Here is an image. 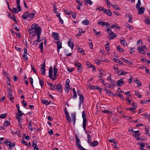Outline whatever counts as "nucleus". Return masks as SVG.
Segmentation results:
<instances>
[{"instance_id": "50", "label": "nucleus", "mask_w": 150, "mask_h": 150, "mask_svg": "<svg viewBox=\"0 0 150 150\" xmlns=\"http://www.w3.org/2000/svg\"><path fill=\"white\" fill-rule=\"evenodd\" d=\"M37 141L36 140H34L33 142L32 146L33 147H35L37 146Z\"/></svg>"}, {"instance_id": "3", "label": "nucleus", "mask_w": 150, "mask_h": 150, "mask_svg": "<svg viewBox=\"0 0 150 150\" xmlns=\"http://www.w3.org/2000/svg\"><path fill=\"white\" fill-rule=\"evenodd\" d=\"M75 65L77 67V70L78 72L79 73L81 72L83 68V66L82 64L80 63H75Z\"/></svg>"}, {"instance_id": "52", "label": "nucleus", "mask_w": 150, "mask_h": 150, "mask_svg": "<svg viewBox=\"0 0 150 150\" xmlns=\"http://www.w3.org/2000/svg\"><path fill=\"white\" fill-rule=\"evenodd\" d=\"M17 120L18 121V122L19 123L21 122H22V119L21 117H18L17 116L16 117Z\"/></svg>"}, {"instance_id": "32", "label": "nucleus", "mask_w": 150, "mask_h": 150, "mask_svg": "<svg viewBox=\"0 0 150 150\" xmlns=\"http://www.w3.org/2000/svg\"><path fill=\"white\" fill-rule=\"evenodd\" d=\"M121 59L123 60V61L125 63H127L128 64H131V63L128 61V60L126 59H125L122 58Z\"/></svg>"}, {"instance_id": "4", "label": "nucleus", "mask_w": 150, "mask_h": 150, "mask_svg": "<svg viewBox=\"0 0 150 150\" xmlns=\"http://www.w3.org/2000/svg\"><path fill=\"white\" fill-rule=\"evenodd\" d=\"M141 5V2L140 0H138V2L136 6V8L137 9V11H139L138 14H141V8H140Z\"/></svg>"}, {"instance_id": "63", "label": "nucleus", "mask_w": 150, "mask_h": 150, "mask_svg": "<svg viewBox=\"0 0 150 150\" xmlns=\"http://www.w3.org/2000/svg\"><path fill=\"white\" fill-rule=\"evenodd\" d=\"M74 68H68L67 70L70 72H71L74 71Z\"/></svg>"}, {"instance_id": "60", "label": "nucleus", "mask_w": 150, "mask_h": 150, "mask_svg": "<svg viewBox=\"0 0 150 150\" xmlns=\"http://www.w3.org/2000/svg\"><path fill=\"white\" fill-rule=\"evenodd\" d=\"M105 47L106 50L108 51H109L110 50V48L109 47V44H107L105 45Z\"/></svg>"}, {"instance_id": "42", "label": "nucleus", "mask_w": 150, "mask_h": 150, "mask_svg": "<svg viewBox=\"0 0 150 150\" xmlns=\"http://www.w3.org/2000/svg\"><path fill=\"white\" fill-rule=\"evenodd\" d=\"M13 13H18L19 11H18V10L16 8H13L12 10V11H11Z\"/></svg>"}, {"instance_id": "21", "label": "nucleus", "mask_w": 150, "mask_h": 150, "mask_svg": "<svg viewBox=\"0 0 150 150\" xmlns=\"http://www.w3.org/2000/svg\"><path fill=\"white\" fill-rule=\"evenodd\" d=\"M140 41L141 40H138L137 41V46H138L137 49L139 53H140L141 52V47L140 46V45H139V44Z\"/></svg>"}, {"instance_id": "2", "label": "nucleus", "mask_w": 150, "mask_h": 150, "mask_svg": "<svg viewBox=\"0 0 150 150\" xmlns=\"http://www.w3.org/2000/svg\"><path fill=\"white\" fill-rule=\"evenodd\" d=\"M82 117L83 118V125L85 131H86V127L87 124V120L84 111L82 112Z\"/></svg>"}, {"instance_id": "46", "label": "nucleus", "mask_w": 150, "mask_h": 150, "mask_svg": "<svg viewBox=\"0 0 150 150\" xmlns=\"http://www.w3.org/2000/svg\"><path fill=\"white\" fill-rule=\"evenodd\" d=\"M103 90L105 91L106 93H108L109 95H111V94H113L110 91H109L108 90H107L106 88H104V89Z\"/></svg>"}, {"instance_id": "31", "label": "nucleus", "mask_w": 150, "mask_h": 150, "mask_svg": "<svg viewBox=\"0 0 150 150\" xmlns=\"http://www.w3.org/2000/svg\"><path fill=\"white\" fill-rule=\"evenodd\" d=\"M106 30L107 31L109 35L111 34H114L113 32H112L111 30H110L109 28H108Z\"/></svg>"}, {"instance_id": "57", "label": "nucleus", "mask_w": 150, "mask_h": 150, "mask_svg": "<svg viewBox=\"0 0 150 150\" xmlns=\"http://www.w3.org/2000/svg\"><path fill=\"white\" fill-rule=\"evenodd\" d=\"M143 62H144L146 63H149L150 62V61L149 60H147L146 59H143L141 60Z\"/></svg>"}, {"instance_id": "30", "label": "nucleus", "mask_w": 150, "mask_h": 150, "mask_svg": "<svg viewBox=\"0 0 150 150\" xmlns=\"http://www.w3.org/2000/svg\"><path fill=\"white\" fill-rule=\"evenodd\" d=\"M84 99V97L83 95H81V96H79V99L80 100V103H83V100Z\"/></svg>"}, {"instance_id": "17", "label": "nucleus", "mask_w": 150, "mask_h": 150, "mask_svg": "<svg viewBox=\"0 0 150 150\" xmlns=\"http://www.w3.org/2000/svg\"><path fill=\"white\" fill-rule=\"evenodd\" d=\"M20 0H16V1L17 8L18 9L19 11H21V7L20 6Z\"/></svg>"}, {"instance_id": "25", "label": "nucleus", "mask_w": 150, "mask_h": 150, "mask_svg": "<svg viewBox=\"0 0 150 150\" xmlns=\"http://www.w3.org/2000/svg\"><path fill=\"white\" fill-rule=\"evenodd\" d=\"M99 21H101V20L100 19ZM98 25H101L102 26H104L105 25V23L103 21H98Z\"/></svg>"}, {"instance_id": "15", "label": "nucleus", "mask_w": 150, "mask_h": 150, "mask_svg": "<svg viewBox=\"0 0 150 150\" xmlns=\"http://www.w3.org/2000/svg\"><path fill=\"white\" fill-rule=\"evenodd\" d=\"M47 84L50 86V88L51 90H54V89L56 90V88H57V87H56V86L48 82H47Z\"/></svg>"}, {"instance_id": "43", "label": "nucleus", "mask_w": 150, "mask_h": 150, "mask_svg": "<svg viewBox=\"0 0 150 150\" xmlns=\"http://www.w3.org/2000/svg\"><path fill=\"white\" fill-rule=\"evenodd\" d=\"M139 130H137L134 131V133L135 134L134 135V136H135V137H138V136L139 135Z\"/></svg>"}, {"instance_id": "5", "label": "nucleus", "mask_w": 150, "mask_h": 150, "mask_svg": "<svg viewBox=\"0 0 150 150\" xmlns=\"http://www.w3.org/2000/svg\"><path fill=\"white\" fill-rule=\"evenodd\" d=\"M45 61L44 63L43 64L41 67V74L42 75H45Z\"/></svg>"}, {"instance_id": "19", "label": "nucleus", "mask_w": 150, "mask_h": 150, "mask_svg": "<svg viewBox=\"0 0 150 150\" xmlns=\"http://www.w3.org/2000/svg\"><path fill=\"white\" fill-rule=\"evenodd\" d=\"M98 144V142L97 141H95L93 142H91L90 144V145L92 146H94Z\"/></svg>"}, {"instance_id": "54", "label": "nucleus", "mask_w": 150, "mask_h": 150, "mask_svg": "<svg viewBox=\"0 0 150 150\" xmlns=\"http://www.w3.org/2000/svg\"><path fill=\"white\" fill-rule=\"evenodd\" d=\"M125 25L127 28H129L130 30H132L133 29L132 27L128 23H127V24H126Z\"/></svg>"}, {"instance_id": "10", "label": "nucleus", "mask_w": 150, "mask_h": 150, "mask_svg": "<svg viewBox=\"0 0 150 150\" xmlns=\"http://www.w3.org/2000/svg\"><path fill=\"white\" fill-rule=\"evenodd\" d=\"M141 69H142L143 71H145L146 74H150V71H149V68L147 67L143 66L142 67H141Z\"/></svg>"}, {"instance_id": "34", "label": "nucleus", "mask_w": 150, "mask_h": 150, "mask_svg": "<svg viewBox=\"0 0 150 150\" xmlns=\"http://www.w3.org/2000/svg\"><path fill=\"white\" fill-rule=\"evenodd\" d=\"M53 70H54V76H55V74L56 75L57 73V72L58 69L55 67V66H54V67Z\"/></svg>"}, {"instance_id": "6", "label": "nucleus", "mask_w": 150, "mask_h": 150, "mask_svg": "<svg viewBox=\"0 0 150 150\" xmlns=\"http://www.w3.org/2000/svg\"><path fill=\"white\" fill-rule=\"evenodd\" d=\"M57 51L58 52H59V49L62 47V43L60 41H57Z\"/></svg>"}, {"instance_id": "11", "label": "nucleus", "mask_w": 150, "mask_h": 150, "mask_svg": "<svg viewBox=\"0 0 150 150\" xmlns=\"http://www.w3.org/2000/svg\"><path fill=\"white\" fill-rule=\"evenodd\" d=\"M53 38H54V40H59V36L58 33H57L54 32L52 33Z\"/></svg>"}, {"instance_id": "64", "label": "nucleus", "mask_w": 150, "mask_h": 150, "mask_svg": "<svg viewBox=\"0 0 150 150\" xmlns=\"http://www.w3.org/2000/svg\"><path fill=\"white\" fill-rule=\"evenodd\" d=\"M78 147L81 150H87L85 149L81 145H79Z\"/></svg>"}, {"instance_id": "35", "label": "nucleus", "mask_w": 150, "mask_h": 150, "mask_svg": "<svg viewBox=\"0 0 150 150\" xmlns=\"http://www.w3.org/2000/svg\"><path fill=\"white\" fill-rule=\"evenodd\" d=\"M68 46L71 48V49H73L74 47L73 45L71 42L70 41H68Z\"/></svg>"}, {"instance_id": "41", "label": "nucleus", "mask_w": 150, "mask_h": 150, "mask_svg": "<svg viewBox=\"0 0 150 150\" xmlns=\"http://www.w3.org/2000/svg\"><path fill=\"white\" fill-rule=\"evenodd\" d=\"M42 103L43 104H45L46 105H47L49 104V103H48L47 100H42Z\"/></svg>"}, {"instance_id": "53", "label": "nucleus", "mask_w": 150, "mask_h": 150, "mask_svg": "<svg viewBox=\"0 0 150 150\" xmlns=\"http://www.w3.org/2000/svg\"><path fill=\"white\" fill-rule=\"evenodd\" d=\"M64 11L65 14L68 15H69L70 14L72 13V12L71 11H70L69 12L66 9H64Z\"/></svg>"}, {"instance_id": "14", "label": "nucleus", "mask_w": 150, "mask_h": 150, "mask_svg": "<svg viewBox=\"0 0 150 150\" xmlns=\"http://www.w3.org/2000/svg\"><path fill=\"white\" fill-rule=\"evenodd\" d=\"M71 116L72 120L73 123L74 125L75 124L76 121V115L75 113H72Z\"/></svg>"}, {"instance_id": "20", "label": "nucleus", "mask_w": 150, "mask_h": 150, "mask_svg": "<svg viewBox=\"0 0 150 150\" xmlns=\"http://www.w3.org/2000/svg\"><path fill=\"white\" fill-rule=\"evenodd\" d=\"M87 142L88 144H90V143H91V141L92 139V136L91 135H90L89 134H88L87 136Z\"/></svg>"}, {"instance_id": "40", "label": "nucleus", "mask_w": 150, "mask_h": 150, "mask_svg": "<svg viewBox=\"0 0 150 150\" xmlns=\"http://www.w3.org/2000/svg\"><path fill=\"white\" fill-rule=\"evenodd\" d=\"M7 115L6 113H4L0 115V118L2 119H4L5 118Z\"/></svg>"}, {"instance_id": "44", "label": "nucleus", "mask_w": 150, "mask_h": 150, "mask_svg": "<svg viewBox=\"0 0 150 150\" xmlns=\"http://www.w3.org/2000/svg\"><path fill=\"white\" fill-rule=\"evenodd\" d=\"M28 127L29 128V129H30L31 130V131H32L33 130V127L31 124V122H30L28 124Z\"/></svg>"}, {"instance_id": "9", "label": "nucleus", "mask_w": 150, "mask_h": 150, "mask_svg": "<svg viewBox=\"0 0 150 150\" xmlns=\"http://www.w3.org/2000/svg\"><path fill=\"white\" fill-rule=\"evenodd\" d=\"M56 87H57V88H56V90L57 89L59 93L62 92L63 89L61 85L59 84H58L56 86Z\"/></svg>"}, {"instance_id": "28", "label": "nucleus", "mask_w": 150, "mask_h": 150, "mask_svg": "<svg viewBox=\"0 0 150 150\" xmlns=\"http://www.w3.org/2000/svg\"><path fill=\"white\" fill-rule=\"evenodd\" d=\"M144 22L150 25V19L149 18H146Z\"/></svg>"}, {"instance_id": "13", "label": "nucleus", "mask_w": 150, "mask_h": 150, "mask_svg": "<svg viewBox=\"0 0 150 150\" xmlns=\"http://www.w3.org/2000/svg\"><path fill=\"white\" fill-rule=\"evenodd\" d=\"M52 67H50L49 71V76L48 77H50V79H51L52 77Z\"/></svg>"}, {"instance_id": "38", "label": "nucleus", "mask_w": 150, "mask_h": 150, "mask_svg": "<svg viewBox=\"0 0 150 150\" xmlns=\"http://www.w3.org/2000/svg\"><path fill=\"white\" fill-rule=\"evenodd\" d=\"M35 11H34V13H32L30 14H29V17L30 18V19H32L34 18V16L35 14Z\"/></svg>"}, {"instance_id": "22", "label": "nucleus", "mask_w": 150, "mask_h": 150, "mask_svg": "<svg viewBox=\"0 0 150 150\" xmlns=\"http://www.w3.org/2000/svg\"><path fill=\"white\" fill-rule=\"evenodd\" d=\"M69 88L70 85L68 84L65 85V87L64 88V89L66 93H68L69 92Z\"/></svg>"}, {"instance_id": "16", "label": "nucleus", "mask_w": 150, "mask_h": 150, "mask_svg": "<svg viewBox=\"0 0 150 150\" xmlns=\"http://www.w3.org/2000/svg\"><path fill=\"white\" fill-rule=\"evenodd\" d=\"M76 140V144L77 146L80 145V142L79 138L77 135H76L75 136Z\"/></svg>"}, {"instance_id": "1", "label": "nucleus", "mask_w": 150, "mask_h": 150, "mask_svg": "<svg viewBox=\"0 0 150 150\" xmlns=\"http://www.w3.org/2000/svg\"><path fill=\"white\" fill-rule=\"evenodd\" d=\"M38 25L35 23L33 24L31 27V29L29 30V34H32L33 33L37 36L38 39L40 38L41 33L42 29L40 27H38Z\"/></svg>"}, {"instance_id": "45", "label": "nucleus", "mask_w": 150, "mask_h": 150, "mask_svg": "<svg viewBox=\"0 0 150 150\" xmlns=\"http://www.w3.org/2000/svg\"><path fill=\"white\" fill-rule=\"evenodd\" d=\"M127 109L131 111L132 112H135V110H136V108L134 107L127 108Z\"/></svg>"}, {"instance_id": "36", "label": "nucleus", "mask_w": 150, "mask_h": 150, "mask_svg": "<svg viewBox=\"0 0 150 150\" xmlns=\"http://www.w3.org/2000/svg\"><path fill=\"white\" fill-rule=\"evenodd\" d=\"M93 31L94 33L96 35H99V36H101V33L100 32H97L96 30L95 29H93Z\"/></svg>"}, {"instance_id": "33", "label": "nucleus", "mask_w": 150, "mask_h": 150, "mask_svg": "<svg viewBox=\"0 0 150 150\" xmlns=\"http://www.w3.org/2000/svg\"><path fill=\"white\" fill-rule=\"evenodd\" d=\"M73 93H74L73 98H75L77 97V94H76V91H75V89L74 88H73Z\"/></svg>"}, {"instance_id": "29", "label": "nucleus", "mask_w": 150, "mask_h": 150, "mask_svg": "<svg viewBox=\"0 0 150 150\" xmlns=\"http://www.w3.org/2000/svg\"><path fill=\"white\" fill-rule=\"evenodd\" d=\"M9 99L11 101H12L13 99V96L12 95L11 93H9L8 95Z\"/></svg>"}, {"instance_id": "26", "label": "nucleus", "mask_w": 150, "mask_h": 150, "mask_svg": "<svg viewBox=\"0 0 150 150\" xmlns=\"http://www.w3.org/2000/svg\"><path fill=\"white\" fill-rule=\"evenodd\" d=\"M82 23L83 25H88L89 23V22L88 20L86 19L85 20L83 21L82 22Z\"/></svg>"}, {"instance_id": "61", "label": "nucleus", "mask_w": 150, "mask_h": 150, "mask_svg": "<svg viewBox=\"0 0 150 150\" xmlns=\"http://www.w3.org/2000/svg\"><path fill=\"white\" fill-rule=\"evenodd\" d=\"M26 54H24L23 55V57L24 60H27L28 59V57L26 55Z\"/></svg>"}, {"instance_id": "51", "label": "nucleus", "mask_w": 150, "mask_h": 150, "mask_svg": "<svg viewBox=\"0 0 150 150\" xmlns=\"http://www.w3.org/2000/svg\"><path fill=\"white\" fill-rule=\"evenodd\" d=\"M112 7L116 10H119V6L116 5H112Z\"/></svg>"}, {"instance_id": "23", "label": "nucleus", "mask_w": 150, "mask_h": 150, "mask_svg": "<svg viewBox=\"0 0 150 150\" xmlns=\"http://www.w3.org/2000/svg\"><path fill=\"white\" fill-rule=\"evenodd\" d=\"M43 42H42L40 43L39 45V48L40 49L42 52H43Z\"/></svg>"}, {"instance_id": "12", "label": "nucleus", "mask_w": 150, "mask_h": 150, "mask_svg": "<svg viewBox=\"0 0 150 150\" xmlns=\"http://www.w3.org/2000/svg\"><path fill=\"white\" fill-rule=\"evenodd\" d=\"M29 13L28 11H26L23 13L22 17L24 20L26 19L29 16Z\"/></svg>"}, {"instance_id": "58", "label": "nucleus", "mask_w": 150, "mask_h": 150, "mask_svg": "<svg viewBox=\"0 0 150 150\" xmlns=\"http://www.w3.org/2000/svg\"><path fill=\"white\" fill-rule=\"evenodd\" d=\"M31 69L36 74V71L35 70V69L34 67V65H32V64H31Z\"/></svg>"}, {"instance_id": "8", "label": "nucleus", "mask_w": 150, "mask_h": 150, "mask_svg": "<svg viewBox=\"0 0 150 150\" xmlns=\"http://www.w3.org/2000/svg\"><path fill=\"white\" fill-rule=\"evenodd\" d=\"M99 71H100L99 74H100V75L99 76H98V77L99 78L100 81L102 83L104 84V86H105V82H104L103 79L102 78V74L101 71L100 70Z\"/></svg>"}, {"instance_id": "37", "label": "nucleus", "mask_w": 150, "mask_h": 150, "mask_svg": "<svg viewBox=\"0 0 150 150\" xmlns=\"http://www.w3.org/2000/svg\"><path fill=\"white\" fill-rule=\"evenodd\" d=\"M121 43L124 46H126L127 45V43L125 40H120Z\"/></svg>"}, {"instance_id": "48", "label": "nucleus", "mask_w": 150, "mask_h": 150, "mask_svg": "<svg viewBox=\"0 0 150 150\" xmlns=\"http://www.w3.org/2000/svg\"><path fill=\"white\" fill-rule=\"evenodd\" d=\"M64 112H65V116L66 117H67L68 116H69V112H67V108L66 107L65 108V109H64Z\"/></svg>"}, {"instance_id": "55", "label": "nucleus", "mask_w": 150, "mask_h": 150, "mask_svg": "<svg viewBox=\"0 0 150 150\" xmlns=\"http://www.w3.org/2000/svg\"><path fill=\"white\" fill-rule=\"evenodd\" d=\"M135 93L136 96H138L139 98H140L141 95L139 93V92H138L137 91H135Z\"/></svg>"}, {"instance_id": "7", "label": "nucleus", "mask_w": 150, "mask_h": 150, "mask_svg": "<svg viewBox=\"0 0 150 150\" xmlns=\"http://www.w3.org/2000/svg\"><path fill=\"white\" fill-rule=\"evenodd\" d=\"M124 83L122 78L120 79L117 82V84L118 86H121Z\"/></svg>"}, {"instance_id": "59", "label": "nucleus", "mask_w": 150, "mask_h": 150, "mask_svg": "<svg viewBox=\"0 0 150 150\" xmlns=\"http://www.w3.org/2000/svg\"><path fill=\"white\" fill-rule=\"evenodd\" d=\"M102 112L104 113H108L109 114H111L112 113L109 110H103Z\"/></svg>"}, {"instance_id": "62", "label": "nucleus", "mask_w": 150, "mask_h": 150, "mask_svg": "<svg viewBox=\"0 0 150 150\" xmlns=\"http://www.w3.org/2000/svg\"><path fill=\"white\" fill-rule=\"evenodd\" d=\"M116 35L114 34H111L110 35V40L116 37Z\"/></svg>"}, {"instance_id": "56", "label": "nucleus", "mask_w": 150, "mask_h": 150, "mask_svg": "<svg viewBox=\"0 0 150 150\" xmlns=\"http://www.w3.org/2000/svg\"><path fill=\"white\" fill-rule=\"evenodd\" d=\"M117 49L120 52L123 51L124 50L121 48L120 46H117Z\"/></svg>"}, {"instance_id": "47", "label": "nucleus", "mask_w": 150, "mask_h": 150, "mask_svg": "<svg viewBox=\"0 0 150 150\" xmlns=\"http://www.w3.org/2000/svg\"><path fill=\"white\" fill-rule=\"evenodd\" d=\"M10 123V121L6 120L4 123V125L5 127H8V125Z\"/></svg>"}, {"instance_id": "27", "label": "nucleus", "mask_w": 150, "mask_h": 150, "mask_svg": "<svg viewBox=\"0 0 150 150\" xmlns=\"http://www.w3.org/2000/svg\"><path fill=\"white\" fill-rule=\"evenodd\" d=\"M84 3L85 4L88 3L90 5H91L92 4L93 2H91V0H85V1H84Z\"/></svg>"}, {"instance_id": "39", "label": "nucleus", "mask_w": 150, "mask_h": 150, "mask_svg": "<svg viewBox=\"0 0 150 150\" xmlns=\"http://www.w3.org/2000/svg\"><path fill=\"white\" fill-rule=\"evenodd\" d=\"M18 117H21L24 115V113L21 112L20 110H18Z\"/></svg>"}, {"instance_id": "49", "label": "nucleus", "mask_w": 150, "mask_h": 150, "mask_svg": "<svg viewBox=\"0 0 150 150\" xmlns=\"http://www.w3.org/2000/svg\"><path fill=\"white\" fill-rule=\"evenodd\" d=\"M116 95L117 96H119L122 100H123L124 99V98L122 94L120 93H116Z\"/></svg>"}, {"instance_id": "18", "label": "nucleus", "mask_w": 150, "mask_h": 150, "mask_svg": "<svg viewBox=\"0 0 150 150\" xmlns=\"http://www.w3.org/2000/svg\"><path fill=\"white\" fill-rule=\"evenodd\" d=\"M103 12L104 13L106 14L109 16H111L112 14L111 12L109 9L106 10L105 11H103Z\"/></svg>"}, {"instance_id": "24", "label": "nucleus", "mask_w": 150, "mask_h": 150, "mask_svg": "<svg viewBox=\"0 0 150 150\" xmlns=\"http://www.w3.org/2000/svg\"><path fill=\"white\" fill-rule=\"evenodd\" d=\"M40 38H39V40L38 39V38H37V39L36 40H34L33 41V45H38V42L40 41Z\"/></svg>"}]
</instances>
